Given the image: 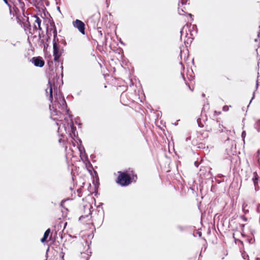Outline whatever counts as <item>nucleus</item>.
I'll return each mask as SVG.
<instances>
[{
  "label": "nucleus",
  "mask_w": 260,
  "mask_h": 260,
  "mask_svg": "<svg viewBox=\"0 0 260 260\" xmlns=\"http://www.w3.org/2000/svg\"><path fill=\"white\" fill-rule=\"evenodd\" d=\"M229 109V106H224L223 107V111H228Z\"/></svg>",
  "instance_id": "obj_16"
},
{
  "label": "nucleus",
  "mask_w": 260,
  "mask_h": 260,
  "mask_svg": "<svg viewBox=\"0 0 260 260\" xmlns=\"http://www.w3.org/2000/svg\"><path fill=\"white\" fill-rule=\"evenodd\" d=\"M91 213V211L89 210V214H90Z\"/></svg>",
  "instance_id": "obj_21"
},
{
  "label": "nucleus",
  "mask_w": 260,
  "mask_h": 260,
  "mask_svg": "<svg viewBox=\"0 0 260 260\" xmlns=\"http://www.w3.org/2000/svg\"><path fill=\"white\" fill-rule=\"evenodd\" d=\"M245 135H246V133H245V132H243L242 134V137L243 138H244L245 137Z\"/></svg>",
  "instance_id": "obj_17"
},
{
  "label": "nucleus",
  "mask_w": 260,
  "mask_h": 260,
  "mask_svg": "<svg viewBox=\"0 0 260 260\" xmlns=\"http://www.w3.org/2000/svg\"><path fill=\"white\" fill-rule=\"evenodd\" d=\"M187 3V1L186 0H181V2H179L178 3V12L180 14L181 12H185L186 9L184 5H185Z\"/></svg>",
  "instance_id": "obj_8"
},
{
  "label": "nucleus",
  "mask_w": 260,
  "mask_h": 260,
  "mask_svg": "<svg viewBox=\"0 0 260 260\" xmlns=\"http://www.w3.org/2000/svg\"><path fill=\"white\" fill-rule=\"evenodd\" d=\"M53 50L54 60L58 62L59 59L62 53L63 49L58 44V42H56L53 43Z\"/></svg>",
  "instance_id": "obj_3"
},
{
  "label": "nucleus",
  "mask_w": 260,
  "mask_h": 260,
  "mask_svg": "<svg viewBox=\"0 0 260 260\" xmlns=\"http://www.w3.org/2000/svg\"><path fill=\"white\" fill-rule=\"evenodd\" d=\"M32 62L34 65L38 67H43L45 64V61L43 58L40 56L34 57L32 58Z\"/></svg>",
  "instance_id": "obj_7"
},
{
  "label": "nucleus",
  "mask_w": 260,
  "mask_h": 260,
  "mask_svg": "<svg viewBox=\"0 0 260 260\" xmlns=\"http://www.w3.org/2000/svg\"><path fill=\"white\" fill-rule=\"evenodd\" d=\"M49 100L52 102L53 100V91L52 84L49 82Z\"/></svg>",
  "instance_id": "obj_13"
},
{
  "label": "nucleus",
  "mask_w": 260,
  "mask_h": 260,
  "mask_svg": "<svg viewBox=\"0 0 260 260\" xmlns=\"http://www.w3.org/2000/svg\"><path fill=\"white\" fill-rule=\"evenodd\" d=\"M254 41H255V42L258 41H257V40L256 39H254Z\"/></svg>",
  "instance_id": "obj_19"
},
{
  "label": "nucleus",
  "mask_w": 260,
  "mask_h": 260,
  "mask_svg": "<svg viewBox=\"0 0 260 260\" xmlns=\"http://www.w3.org/2000/svg\"><path fill=\"white\" fill-rule=\"evenodd\" d=\"M10 2L13 4L12 9L14 12L12 14L13 16L17 15L20 12V9L21 10L22 13L25 11V4L22 0H10Z\"/></svg>",
  "instance_id": "obj_2"
},
{
  "label": "nucleus",
  "mask_w": 260,
  "mask_h": 260,
  "mask_svg": "<svg viewBox=\"0 0 260 260\" xmlns=\"http://www.w3.org/2000/svg\"><path fill=\"white\" fill-rule=\"evenodd\" d=\"M73 26L82 34L85 35V24L81 20L76 19L73 22Z\"/></svg>",
  "instance_id": "obj_5"
},
{
  "label": "nucleus",
  "mask_w": 260,
  "mask_h": 260,
  "mask_svg": "<svg viewBox=\"0 0 260 260\" xmlns=\"http://www.w3.org/2000/svg\"><path fill=\"white\" fill-rule=\"evenodd\" d=\"M58 107L60 109L62 112L68 114L69 110L67 109V104L64 98H60L59 101L58 102Z\"/></svg>",
  "instance_id": "obj_6"
},
{
  "label": "nucleus",
  "mask_w": 260,
  "mask_h": 260,
  "mask_svg": "<svg viewBox=\"0 0 260 260\" xmlns=\"http://www.w3.org/2000/svg\"><path fill=\"white\" fill-rule=\"evenodd\" d=\"M115 182L121 186H127L132 182H136L138 176L136 172L132 168H128L123 171H118Z\"/></svg>",
  "instance_id": "obj_1"
},
{
  "label": "nucleus",
  "mask_w": 260,
  "mask_h": 260,
  "mask_svg": "<svg viewBox=\"0 0 260 260\" xmlns=\"http://www.w3.org/2000/svg\"><path fill=\"white\" fill-rule=\"evenodd\" d=\"M22 24H23V27L24 29V30L26 32L29 33V28H31V27L30 23L29 21H28V17L26 18V21L22 22Z\"/></svg>",
  "instance_id": "obj_9"
},
{
  "label": "nucleus",
  "mask_w": 260,
  "mask_h": 260,
  "mask_svg": "<svg viewBox=\"0 0 260 260\" xmlns=\"http://www.w3.org/2000/svg\"><path fill=\"white\" fill-rule=\"evenodd\" d=\"M33 17L34 19L33 27L32 28H29V34L31 35L35 34L38 30H42V28L41 27L42 22L41 19L36 15L34 16Z\"/></svg>",
  "instance_id": "obj_4"
},
{
  "label": "nucleus",
  "mask_w": 260,
  "mask_h": 260,
  "mask_svg": "<svg viewBox=\"0 0 260 260\" xmlns=\"http://www.w3.org/2000/svg\"><path fill=\"white\" fill-rule=\"evenodd\" d=\"M3 1L5 2V3L9 6L10 12V13H12V6L10 4V3H9L8 0H3Z\"/></svg>",
  "instance_id": "obj_14"
},
{
  "label": "nucleus",
  "mask_w": 260,
  "mask_h": 260,
  "mask_svg": "<svg viewBox=\"0 0 260 260\" xmlns=\"http://www.w3.org/2000/svg\"><path fill=\"white\" fill-rule=\"evenodd\" d=\"M259 176L256 172H254L253 173V176L252 180L253 182L254 185L255 187H258V181L259 180Z\"/></svg>",
  "instance_id": "obj_10"
},
{
  "label": "nucleus",
  "mask_w": 260,
  "mask_h": 260,
  "mask_svg": "<svg viewBox=\"0 0 260 260\" xmlns=\"http://www.w3.org/2000/svg\"><path fill=\"white\" fill-rule=\"evenodd\" d=\"M53 42H58V39L57 38V29H56V28L54 24H53Z\"/></svg>",
  "instance_id": "obj_12"
},
{
  "label": "nucleus",
  "mask_w": 260,
  "mask_h": 260,
  "mask_svg": "<svg viewBox=\"0 0 260 260\" xmlns=\"http://www.w3.org/2000/svg\"><path fill=\"white\" fill-rule=\"evenodd\" d=\"M58 142L59 143H62V144L64 145L66 144V140L62 138H60L59 140H58Z\"/></svg>",
  "instance_id": "obj_15"
},
{
  "label": "nucleus",
  "mask_w": 260,
  "mask_h": 260,
  "mask_svg": "<svg viewBox=\"0 0 260 260\" xmlns=\"http://www.w3.org/2000/svg\"><path fill=\"white\" fill-rule=\"evenodd\" d=\"M99 33H100V35L102 36V35H103L102 31H99Z\"/></svg>",
  "instance_id": "obj_18"
},
{
  "label": "nucleus",
  "mask_w": 260,
  "mask_h": 260,
  "mask_svg": "<svg viewBox=\"0 0 260 260\" xmlns=\"http://www.w3.org/2000/svg\"><path fill=\"white\" fill-rule=\"evenodd\" d=\"M50 233H51L50 229H47L45 231V232L44 234L43 237L41 239V242L42 243H45V242H48V240H47V238H48Z\"/></svg>",
  "instance_id": "obj_11"
},
{
  "label": "nucleus",
  "mask_w": 260,
  "mask_h": 260,
  "mask_svg": "<svg viewBox=\"0 0 260 260\" xmlns=\"http://www.w3.org/2000/svg\"><path fill=\"white\" fill-rule=\"evenodd\" d=\"M51 235L50 236V238H49V240H51Z\"/></svg>",
  "instance_id": "obj_20"
}]
</instances>
